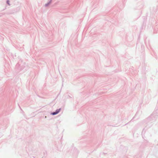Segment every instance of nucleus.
<instances>
[{
    "mask_svg": "<svg viewBox=\"0 0 158 158\" xmlns=\"http://www.w3.org/2000/svg\"><path fill=\"white\" fill-rule=\"evenodd\" d=\"M60 109L56 110V112L52 113V114L53 115H54L57 114L60 111Z\"/></svg>",
    "mask_w": 158,
    "mask_h": 158,
    "instance_id": "obj_1",
    "label": "nucleus"
}]
</instances>
